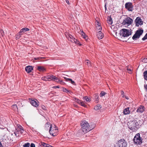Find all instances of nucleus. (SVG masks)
<instances>
[{"label": "nucleus", "mask_w": 147, "mask_h": 147, "mask_svg": "<svg viewBox=\"0 0 147 147\" xmlns=\"http://www.w3.org/2000/svg\"><path fill=\"white\" fill-rule=\"evenodd\" d=\"M80 125L84 133H86L92 130L94 127V126L90 127L88 123L86 121H82Z\"/></svg>", "instance_id": "f257e3e1"}, {"label": "nucleus", "mask_w": 147, "mask_h": 147, "mask_svg": "<svg viewBox=\"0 0 147 147\" xmlns=\"http://www.w3.org/2000/svg\"><path fill=\"white\" fill-rule=\"evenodd\" d=\"M127 125L129 128L134 131L137 129L139 127L138 122L134 120L133 121H128Z\"/></svg>", "instance_id": "f03ea898"}, {"label": "nucleus", "mask_w": 147, "mask_h": 147, "mask_svg": "<svg viewBox=\"0 0 147 147\" xmlns=\"http://www.w3.org/2000/svg\"><path fill=\"white\" fill-rule=\"evenodd\" d=\"M65 35L66 38L72 42H74L76 44H79L80 46L82 45L80 43V42L79 41H78L77 39L74 38V37L69 33L67 32H65Z\"/></svg>", "instance_id": "7ed1b4c3"}, {"label": "nucleus", "mask_w": 147, "mask_h": 147, "mask_svg": "<svg viewBox=\"0 0 147 147\" xmlns=\"http://www.w3.org/2000/svg\"><path fill=\"white\" fill-rule=\"evenodd\" d=\"M120 35L124 38L128 36L131 34V31L125 29H123L121 30L119 33Z\"/></svg>", "instance_id": "20e7f679"}, {"label": "nucleus", "mask_w": 147, "mask_h": 147, "mask_svg": "<svg viewBox=\"0 0 147 147\" xmlns=\"http://www.w3.org/2000/svg\"><path fill=\"white\" fill-rule=\"evenodd\" d=\"M127 144L124 139H121L118 141L115 145V147H127Z\"/></svg>", "instance_id": "39448f33"}, {"label": "nucleus", "mask_w": 147, "mask_h": 147, "mask_svg": "<svg viewBox=\"0 0 147 147\" xmlns=\"http://www.w3.org/2000/svg\"><path fill=\"white\" fill-rule=\"evenodd\" d=\"M134 142L137 144H140L142 142V139L140 136V134L138 133L136 135L133 139Z\"/></svg>", "instance_id": "423d86ee"}, {"label": "nucleus", "mask_w": 147, "mask_h": 147, "mask_svg": "<svg viewBox=\"0 0 147 147\" xmlns=\"http://www.w3.org/2000/svg\"><path fill=\"white\" fill-rule=\"evenodd\" d=\"M143 32V30L140 29L137 30L135 34L132 37V39L134 40H136L137 38H140V36L141 35Z\"/></svg>", "instance_id": "0eeeda50"}, {"label": "nucleus", "mask_w": 147, "mask_h": 147, "mask_svg": "<svg viewBox=\"0 0 147 147\" xmlns=\"http://www.w3.org/2000/svg\"><path fill=\"white\" fill-rule=\"evenodd\" d=\"M132 22V19L129 17L126 18L123 20L122 24L125 26H128L131 24Z\"/></svg>", "instance_id": "6e6552de"}, {"label": "nucleus", "mask_w": 147, "mask_h": 147, "mask_svg": "<svg viewBox=\"0 0 147 147\" xmlns=\"http://www.w3.org/2000/svg\"><path fill=\"white\" fill-rule=\"evenodd\" d=\"M125 8L129 11H132L133 9V6L131 3L128 2L125 4Z\"/></svg>", "instance_id": "1a4fd4ad"}, {"label": "nucleus", "mask_w": 147, "mask_h": 147, "mask_svg": "<svg viewBox=\"0 0 147 147\" xmlns=\"http://www.w3.org/2000/svg\"><path fill=\"white\" fill-rule=\"evenodd\" d=\"M30 104L34 107H37L39 105L38 102L36 99H29Z\"/></svg>", "instance_id": "9d476101"}, {"label": "nucleus", "mask_w": 147, "mask_h": 147, "mask_svg": "<svg viewBox=\"0 0 147 147\" xmlns=\"http://www.w3.org/2000/svg\"><path fill=\"white\" fill-rule=\"evenodd\" d=\"M135 22L136 26H139V25H142L143 24V22L141 19L139 17H137L135 20Z\"/></svg>", "instance_id": "9b49d317"}, {"label": "nucleus", "mask_w": 147, "mask_h": 147, "mask_svg": "<svg viewBox=\"0 0 147 147\" xmlns=\"http://www.w3.org/2000/svg\"><path fill=\"white\" fill-rule=\"evenodd\" d=\"M55 125H53L51 126V127H49V132L50 134L51 135H52V136H54L53 133H55V130L57 129L55 127Z\"/></svg>", "instance_id": "f8f14e48"}, {"label": "nucleus", "mask_w": 147, "mask_h": 147, "mask_svg": "<svg viewBox=\"0 0 147 147\" xmlns=\"http://www.w3.org/2000/svg\"><path fill=\"white\" fill-rule=\"evenodd\" d=\"M144 107L143 106H140L137 110L136 112L137 113H141L144 111Z\"/></svg>", "instance_id": "ddd939ff"}, {"label": "nucleus", "mask_w": 147, "mask_h": 147, "mask_svg": "<svg viewBox=\"0 0 147 147\" xmlns=\"http://www.w3.org/2000/svg\"><path fill=\"white\" fill-rule=\"evenodd\" d=\"M129 108L128 107L123 110V113L125 115H128L130 114V111L129 110Z\"/></svg>", "instance_id": "4468645a"}, {"label": "nucleus", "mask_w": 147, "mask_h": 147, "mask_svg": "<svg viewBox=\"0 0 147 147\" xmlns=\"http://www.w3.org/2000/svg\"><path fill=\"white\" fill-rule=\"evenodd\" d=\"M97 36L98 38L99 39H102L104 37L103 34L100 31L97 32Z\"/></svg>", "instance_id": "2eb2a0df"}, {"label": "nucleus", "mask_w": 147, "mask_h": 147, "mask_svg": "<svg viewBox=\"0 0 147 147\" xmlns=\"http://www.w3.org/2000/svg\"><path fill=\"white\" fill-rule=\"evenodd\" d=\"M33 69L32 67L30 66H27L25 68V70L28 73H29L32 71Z\"/></svg>", "instance_id": "dca6fc26"}, {"label": "nucleus", "mask_w": 147, "mask_h": 147, "mask_svg": "<svg viewBox=\"0 0 147 147\" xmlns=\"http://www.w3.org/2000/svg\"><path fill=\"white\" fill-rule=\"evenodd\" d=\"M97 25L96 26V29L97 30V31H100L102 29V27L100 26V25L99 24V23L98 22H97Z\"/></svg>", "instance_id": "f3484780"}, {"label": "nucleus", "mask_w": 147, "mask_h": 147, "mask_svg": "<svg viewBox=\"0 0 147 147\" xmlns=\"http://www.w3.org/2000/svg\"><path fill=\"white\" fill-rule=\"evenodd\" d=\"M37 69L41 72H44L45 71V69L42 67L38 66L37 67Z\"/></svg>", "instance_id": "a211bd4d"}, {"label": "nucleus", "mask_w": 147, "mask_h": 147, "mask_svg": "<svg viewBox=\"0 0 147 147\" xmlns=\"http://www.w3.org/2000/svg\"><path fill=\"white\" fill-rule=\"evenodd\" d=\"M64 78L66 80V81L68 82V81H70L71 83L72 84H74L75 82H74V81H73L71 79H69V78H67L66 77H64Z\"/></svg>", "instance_id": "6ab92c4d"}, {"label": "nucleus", "mask_w": 147, "mask_h": 147, "mask_svg": "<svg viewBox=\"0 0 147 147\" xmlns=\"http://www.w3.org/2000/svg\"><path fill=\"white\" fill-rule=\"evenodd\" d=\"M107 22L110 25H111L112 24L113 21L112 19L111 18L109 17L108 18Z\"/></svg>", "instance_id": "aec40b11"}, {"label": "nucleus", "mask_w": 147, "mask_h": 147, "mask_svg": "<svg viewBox=\"0 0 147 147\" xmlns=\"http://www.w3.org/2000/svg\"><path fill=\"white\" fill-rule=\"evenodd\" d=\"M143 76L144 79L147 81V71H146L144 72Z\"/></svg>", "instance_id": "412c9836"}, {"label": "nucleus", "mask_w": 147, "mask_h": 147, "mask_svg": "<svg viewBox=\"0 0 147 147\" xmlns=\"http://www.w3.org/2000/svg\"><path fill=\"white\" fill-rule=\"evenodd\" d=\"M53 76H47V79L48 81H50L51 80H53Z\"/></svg>", "instance_id": "4be33fe9"}, {"label": "nucleus", "mask_w": 147, "mask_h": 147, "mask_svg": "<svg viewBox=\"0 0 147 147\" xmlns=\"http://www.w3.org/2000/svg\"><path fill=\"white\" fill-rule=\"evenodd\" d=\"M53 80H54L57 82H59L60 81V80H59L57 77L55 76H53Z\"/></svg>", "instance_id": "5701e85b"}, {"label": "nucleus", "mask_w": 147, "mask_h": 147, "mask_svg": "<svg viewBox=\"0 0 147 147\" xmlns=\"http://www.w3.org/2000/svg\"><path fill=\"white\" fill-rule=\"evenodd\" d=\"M101 108V105H100L98 104L96 105V107H94V109L96 110H97L99 109H100Z\"/></svg>", "instance_id": "b1692460"}, {"label": "nucleus", "mask_w": 147, "mask_h": 147, "mask_svg": "<svg viewBox=\"0 0 147 147\" xmlns=\"http://www.w3.org/2000/svg\"><path fill=\"white\" fill-rule=\"evenodd\" d=\"M63 91L64 92H66L67 93H71V92L70 91L68 90L66 88H63Z\"/></svg>", "instance_id": "393cba45"}, {"label": "nucleus", "mask_w": 147, "mask_h": 147, "mask_svg": "<svg viewBox=\"0 0 147 147\" xmlns=\"http://www.w3.org/2000/svg\"><path fill=\"white\" fill-rule=\"evenodd\" d=\"M12 109L14 111H17L18 110L17 106L16 105H13L12 106Z\"/></svg>", "instance_id": "a878e982"}, {"label": "nucleus", "mask_w": 147, "mask_h": 147, "mask_svg": "<svg viewBox=\"0 0 147 147\" xmlns=\"http://www.w3.org/2000/svg\"><path fill=\"white\" fill-rule=\"evenodd\" d=\"M4 145V141L1 140V141H0V147H5Z\"/></svg>", "instance_id": "bb28decb"}, {"label": "nucleus", "mask_w": 147, "mask_h": 147, "mask_svg": "<svg viewBox=\"0 0 147 147\" xmlns=\"http://www.w3.org/2000/svg\"><path fill=\"white\" fill-rule=\"evenodd\" d=\"M94 97L96 99V101H98V94H95L94 95ZM96 103L98 102V101L96 102Z\"/></svg>", "instance_id": "cd10ccee"}, {"label": "nucleus", "mask_w": 147, "mask_h": 147, "mask_svg": "<svg viewBox=\"0 0 147 147\" xmlns=\"http://www.w3.org/2000/svg\"><path fill=\"white\" fill-rule=\"evenodd\" d=\"M46 143L44 142H41V144L39 147H46Z\"/></svg>", "instance_id": "c85d7f7f"}, {"label": "nucleus", "mask_w": 147, "mask_h": 147, "mask_svg": "<svg viewBox=\"0 0 147 147\" xmlns=\"http://www.w3.org/2000/svg\"><path fill=\"white\" fill-rule=\"evenodd\" d=\"M30 146V144L28 142L25 143L23 146V147H29Z\"/></svg>", "instance_id": "c756f323"}, {"label": "nucleus", "mask_w": 147, "mask_h": 147, "mask_svg": "<svg viewBox=\"0 0 147 147\" xmlns=\"http://www.w3.org/2000/svg\"><path fill=\"white\" fill-rule=\"evenodd\" d=\"M51 125L50 123L47 122V129H49V127H51V125Z\"/></svg>", "instance_id": "7c9ffc66"}, {"label": "nucleus", "mask_w": 147, "mask_h": 147, "mask_svg": "<svg viewBox=\"0 0 147 147\" xmlns=\"http://www.w3.org/2000/svg\"><path fill=\"white\" fill-rule=\"evenodd\" d=\"M106 94V93L105 92H104L103 91H102L100 94V97H102L105 96Z\"/></svg>", "instance_id": "2f4dec72"}, {"label": "nucleus", "mask_w": 147, "mask_h": 147, "mask_svg": "<svg viewBox=\"0 0 147 147\" xmlns=\"http://www.w3.org/2000/svg\"><path fill=\"white\" fill-rule=\"evenodd\" d=\"M84 99H85L87 102H89L90 101V98H89L87 96L84 97Z\"/></svg>", "instance_id": "473e14b6"}, {"label": "nucleus", "mask_w": 147, "mask_h": 147, "mask_svg": "<svg viewBox=\"0 0 147 147\" xmlns=\"http://www.w3.org/2000/svg\"><path fill=\"white\" fill-rule=\"evenodd\" d=\"M24 30V28H22L21 30L19 32V33L21 34H22L23 33L25 32Z\"/></svg>", "instance_id": "72a5a7b5"}, {"label": "nucleus", "mask_w": 147, "mask_h": 147, "mask_svg": "<svg viewBox=\"0 0 147 147\" xmlns=\"http://www.w3.org/2000/svg\"><path fill=\"white\" fill-rule=\"evenodd\" d=\"M22 35V34H21L19 32V33L18 34L16 35V36L18 37V39H19L21 37Z\"/></svg>", "instance_id": "f704fd0d"}, {"label": "nucleus", "mask_w": 147, "mask_h": 147, "mask_svg": "<svg viewBox=\"0 0 147 147\" xmlns=\"http://www.w3.org/2000/svg\"><path fill=\"white\" fill-rule=\"evenodd\" d=\"M81 105L84 107H86V105L84 103V102L82 101L80 102V103Z\"/></svg>", "instance_id": "c9c22d12"}, {"label": "nucleus", "mask_w": 147, "mask_h": 147, "mask_svg": "<svg viewBox=\"0 0 147 147\" xmlns=\"http://www.w3.org/2000/svg\"><path fill=\"white\" fill-rule=\"evenodd\" d=\"M121 96H122V97L123 98H124V96H125V95L124 94V93L123 92V91L122 90L121 91Z\"/></svg>", "instance_id": "e433bc0d"}, {"label": "nucleus", "mask_w": 147, "mask_h": 147, "mask_svg": "<svg viewBox=\"0 0 147 147\" xmlns=\"http://www.w3.org/2000/svg\"><path fill=\"white\" fill-rule=\"evenodd\" d=\"M147 39V33L146 34L145 36L143 38H142V40H144Z\"/></svg>", "instance_id": "4c0bfd02"}, {"label": "nucleus", "mask_w": 147, "mask_h": 147, "mask_svg": "<svg viewBox=\"0 0 147 147\" xmlns=\"http://www.w3.org/2000/svg\"><path fill=\"white\" fill-rule=\"evenodd\" d=\"M142 62L145 63H147V57L144 58L142 60Z\"/></svg>", "instance_id": "58836bf2"}, {"label": "nucleus", "mask_w": 147, "mask_h": 147, "mask_svg": "<svg viewBox=\"0 0 147 147\" xmlns=\"http://www.w3.org/2000/svg\"><path fill=\"white\" fill-rule=\"evenodd\" d=\"M81 33H80V34H81V35L83 36V37H84V36H86V34L82 31H81Z\"/></svg>", "instance_id": "ea45409f"}, {"label": "nucleus", "mask_w": 147, "mask_h": 147, "mask_svg": "<svg viewBox=\"0 0 147 147\" xmlns=\"http://www.w3.org/2000/svg\"><path fill=\"white\" fill-rule=\"evenodd\" d=\"M0 33L1 34L2 36H3L4 35V32L3 30H1L0 31Z\"/></svg>", "instance_id": "a19ab883"}, {"label": "nucleus", "mask_w": 147, "mask_h": 147, "mask_svg": "<svg viewBox=\"0 0 147 147\" xmlns=\"http://www.w3.org/2000/svg\"><path fill=\"white\" fill-rule=\"evenodd\" d=\"M59 82V83L60 84H65L64 82L63 81L60 80V81Z\"/></svg>", "instance_id": "79ce46f5"}, {"label": "nucleus", "mask_w": 147, "mask_h": 147, "mask_svg": "<svg viewBox=\"0 0 147 147\" xmlns=\"http://www.w3.org/2000/svg\"><path fill=\"white\" fill-rule=\"evenodd\" d=\"M127 70L128 71V73H129L130 74L131 73V69H128V68H127Z\"/></svg>", "instance_id": "37998d69"}, {"label": "nucleus", "mask_w": 147, "mask_h": 147, "mask_svg": "<svg viewBox=\"0 0 147 147\" xmlns=\"http://www.w3.org/2000/svg\"><path fill=\"white\" fill-rule=\"evenodd\" d=\"M24 28V30L25 31V32L29 30V29L28 28Z\"/></svg>", "instance_id": "c03bdc74"}, {"label": "nucleus", "mask_w": 147, "mask_h": 147, "mask_svg": "<svg viewBox=\"0 0 147 147\" xmlns=\"http://www.w3.org/2000/svg\"><path fill=\"white\" fill-rule=\"evenodd\" d=\"M35 145L33 143H31L30 145V147H35Z\"/></svg>", "instance_id": "a18cd8bd"}, {"label": "nucleus", "mask_w": 147, "mask_h": 147, "mask_svg": "<svg viewBox=\"0 0 147 147\" xmlns=\"http://www.w3.org/2000/svg\"><path fill=\"white\" fill-rule=\"evenodd\" d=\"M41 58H40V57H36V58H34V59L35 60H40Z\"/></svg>", "instance_id": "49530a36"}, {"label": "nucleus", "mask_w": 147, "mask_h": 147, "mask_svg": "<svg viewBox=\"0 0 147 147\" xmlns=\"http://www.w3.org/2000/svg\"><path fill=\"white\" fill-rule=\"evenodd\" d=\"M76 102L79 103V104H80V102H81V101L80 100H79L78 99H77V100L76 101Z\"/></svg>", "instance_id": "de8ad7c7"}, {"label": "nucleus", "mask_w": 147, "mask_h": 147, "mask_svg": "<svg viewBox=\"0 0 147 147\" xmlns=\"http://www.w3.org/2000/svg\"><path fill=\"white\" fill-rule=\"evenodd\" d=\"M83 37V38H84L86 40H87V39H88V37L86 35L85 36H84V37Z\"/></svg>", "instance_id": "09e8293b"}, {"label": "nucleus", "mask_w": 147, "mask_h": 147, "mask_svg": "<svg viewBox=\"0 0 147 147\" xmlns=\"http://www.w3.org/2000/svg\"><path fill=\"white\" fill-rule=\"evenodd\" d=\"M86 64L87 65H88L89 63V61L88 60H87L86 61Z\"/></svg>", "instance_id": "8fccbe9b"}, {"label": "nucleus", "mask_w": 147, "mask_h": 147, "mask_svg": "<svg viewBox=\"0 0 147 147\" xmlns=\"http://www.w3.org/2000/svg\"><path fill=\"white\" fill-rule=\"evenodd\" d=\"M53 88H59V87L58 86H54V87H53Z\"/></svg>", "instance_id": "3c124183"}, {"label": "nucleus", "mask_w": 147, "mask_h": 147, "mask_svg": "<svg viewBox=\"0 0 147 147\" xmlns=\"http://www.w3.org/2000/svg\"><path fill=\"white\" fill-rule=\"evenodd\" d=\"M47 147H53L49 144H47Z\"/></svg>", "instance_id": "603ef678"}, {"label": "nucleus", "mask_w": 147, "mask_h": 147, "mask_svg": "<svg viewBox=\"0 0 147 147\" xmlns=\"http://www.w3.org/2000/svg\"><path fill=\"white\" fill-rule=\"evenodd\" d=\"M23 131L24 130L22 129H20V132L21 134L23 133Z\"/></svg>", "instance_id": "864d4df0"}, {"label": "nucleus", "mask_w": 147, "mask_h": 147, "mask_svg": "<svg viewBox=\"0 0 147 147\" xmlns=\"http://www.w3.org/2000/svg\"><path fill=\"white\" fill-rule=\"evenodd\" d=\"M66 2L68 4H69V2L68 0H65Z\"/></svg>", "instance_id": "5fc2aeb1"}, {"label": "nucleus", "mask_w": 147, "mask_h": 147, "mask_svg": "<svg viewBox=\"0 0 147 147\" xmlns=\"http://www.w3.org/2000/svg\"><path fill=\"white\" fill-rule=\"evenodd\" d=\"M125 98H126V99H127V100H128V99H129V98L128 97H127V96H125Z\"/></svg>", "instance_id": "6e6d98bb"}, {"label": "nucleus", "mask_w": 147, "mask_h": 147, "mask_svg": "<svg viewBox=\"0 0 147 147\" xmlns=\"http://www.w3.org/2000/svg\"><path fill=\"white\" fill-rule=\"evenodd\" d=\"M42 107V109H44L45 107L44 106H43Z\"/></svg>", "instance_id": "4d7b16f0"}, {"label": "nucleus", "mask_w": 147, "mask_h": 147, "mask_svg": "<svg viewBox=\"0 0 147 147\" xmlns=\"http://www.w3.org/2000/svg\"><path fill=\"white\" fill-rule=\"evenodd\" d=\"M42 107V109H44L45 107L44 106H43Z\"/></svg>", "instance_id": "13d9d810"}, {"label": "nucleus", "mask_w": 147, "mask_h": 147, "mask_svg": "<svg viewBox=\"0 0 147 147\" xmlns=\"http://www.w3.org/2000/svg\"><path fill=\"white\" fill-rule=\"evenodd\" d=\"M75 99V100L76 101L77 100V99H78L76 98H74Z\"/></svg>", "instance_id": "bf43d9fd"}, {"label": "nucleus", "mask_w": 147, "mask_h": 147, "mask_svg": "<svg viewBox=\"0 0 147 147\" xmlns=\"http://www.w3.org/2000/svg\"><path fill=\"white\" fill-rule=\"evenodd\" d=\"M45 77H44V78L42 77V80H45Z\"/></svg>", "instance_id": "052dcab7"}, {"label": "nucleus", "mask_w": 147, "mask_h": 147, "mask_svg": "<svg viewBox=\"0 0 147 147\" xmlns=\"http://www.w3.org/2000/svg\"><path fill=\"white\" fill-rule=\"evenodd\" d=\"M16 38L17 40L18 39V37H17L16 36Z\"/></svg>", "instance_id": "680f3d73"}, {"label": "nucleus", "mask_w": 147, "mask_h": 147, "mask_svg": "<svg viewBox=\"0 0 147 147\" xmlns=\"http://www.w3.org/2000/svg\"><path fill=\"white\" fill-rule=\"evenodd\" d=\"M105 9H106V5H105Z\"/></svg>", "instance_id": "e2e57ef3"}, {"label": "nucleus", "mask_w": 147, "mask_h": 147, "mask_svg": "<svg viewBox=\"0 0 147 147\" xmlns=\"http://www.w3.org/2000/svg\"><path fill=\"white\" fill-rule=\"evenodd\" d=\"M15 135H16V136H17L16 134Z\"/></svg>", "instance_id": "0e129e2a"}]
</instances>
